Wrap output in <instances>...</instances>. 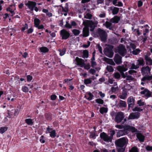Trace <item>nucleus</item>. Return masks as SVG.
<instances>
[{
	"instance_id": "393cba45",
	"label": "nucleus",
	"mask_w": 152,
	"mask_h": 152,
	"mask_svg": "<svg viewBox=\"0 0 152 152\" xmlns=\"http://www.w3.org/2000/svg\"><path fill=\"white\" fill-rule=\"evenodd\" d=\"M142 28H143V35L144 36L146 35L147 33H148L149 32V27L148 25H146L144 26L141 27Z\"/></svg>"
},
{
	"instance_id": "e2e57ef3",
	"label": "nucleus",
	"mask_w": 152,
	"mask_h": 152,
	"mask_svg": "<svg viewBox=\"0 0 152 152\" xmlns=\"http://www.w3.org/2000/svg\"><path fill=\"white\" fill-rule=\"evenodd\" d=\"M65 27L68 28H72V26L67 21H66V24Z\"/></svg>"
},
{
	"instance_id": "338daca9",
	"label": "nucleus",
	"mask_w": 152,
	"mask_h": 152,
	"mask_svg": "<svg viewBox=\"0 0 152 152\" xmlns=\"http://www.w3.org/2000/svg\"><path fill=\"white\" fill-rule=\"evenodd\" d=\"M91 66L92 67H94L96 65V63L94 61H91Z\"/></svg>"
},
{
	"instance_id": "4be33fe9",
	"label": "nucleus",
	"mask_w": 152,
	"mask_h": 152,
	"mask_svg": "<svg viewBox=\"0 0 152 152\" xmlns=\"http://www.w3.org/2000/svg\"><path fill=\"white\" fill-rule=\"evenodd\" d=\"M120 19V17L118 16H115L110 20V21L113 23H118Z\"/></svg>"
},
{
	"instance_id": "49530a36",
	"label": "nucleus",
	"mask_w": 152,
	"mask_h": 152,
	"mask_svg": "<svg viewBox=\"0 0 152 152\" xmlns=\"http://www.w3.org/2000/svg\"><path fill=\"white\" fill-rule=\"evenodd\" d=\"M113 76L116 79H119L121 77V75L118 72H116L113 74Z\"/></svg>"
},
{
	"instance_id": "052dcab7",
	"label": "nucleus",
	"mask_w": 152,
	"mask_h": 152,
	"mask_svg": "<svg viewBox=\"0 0 152 152\" xmlns=\"http://www.w3.org/2000/svg\"><path fill=\"white\" fill-rule=\"evenodd\" d=\"M106 16V13L104 12H102L101 13H100L99 15V16L101 18H104Z\"/></svg>"
},
{
	"instance_id": "8fccbe9b",
	"label": "nucleus",
	"mask_w": 152,
	"mask_h": 152,
	"mask_svg": "<svg viewBox=\"0 0 152 152\" xmlns=\"http://www.w3.org/2000/svg\"><path fill=\"white\" fill-rule=\"evenodd\" d=\"M96 102L98 104H103L104 103V101L101 99H97L96 100Z\"/></svg>"
},
{
	"instance_id": "13d9d810",
	"label": "nucleus",
	"mask_w": 152,
	"mask_h": 152,
	"mask_svg": "<svg viewBox=\"0 0 152 152\" xmlns=\"http://www.w3.org/2000/svg\"><path fill=\"white\" fill-rule=\"evenodd\" d=\"M134 79V78L132 76L127 75L126 78V80H133Z\"/></svg>"
},
{
	"instance_id": "de8ad7c7",
	"label": "nucleus",
	"mask_w": 152,
	"mask_h": 152,
	"mask_svg": "<svg viewBox=\"0 0 152 152\" xmlns=\"http://www.w3.org/2000/svg\"><path fill=\"white\" fill-rule=\"evenodd\" d=\"M72 32L74 35L75 36L78 35L80 33V31L79 30L75 29L73 30Z\"/></svg>"
},
{
	"instance_id": "f704fd0d",
	"label": "nucleus",
	"mask_w": 152,
	"mask_h": 152,
	"mask_svg": "<svg viewBox=\"0 0 152 152\" xmlns=\"http://www.w3.org/2000/svg\"><path fill=\"white\" fill-rule=\"evenodd\" d=\"M84 18L88 19H91L92 17V15L89 13L86 12L84 14Z\"/></svg>"
},
{
	"instance_id": "bf43d9fd",
	"label": "nucleus",
	"mask_w": 152,
	"mask_h": 152,
	"mask_svg": "<svg viewBox=\"0 0 152 152\" xmlns=\"http://www.w3.org/2000/svg\"><path fill=\"white\" fill-rule=\"evenodd\" d=\"M83 67H84L85 69L88 70L90 68V65L89 64H88L86 65L85 63V65H84V66Z\"/></svg>"
},
{
	"instance_id": "f257e3e1",
	"label": "nucleus",
	"mask_w": 152,
	"mask_h": 152,
	"mask_svg": "<svg viewBox=\"0 0 152 152\" xmlns=\"http://www.w3.org/2000/svg\"><path fill=\"white\" fill-rule=\"evenodd\" d=\"M113 46L111 45H108L104 49V53L106 56L110 58H112L114 54L113 50Z\"/></svg>"
},
{
	"instance_id": "c03bdc74",
	"label": "nucleus",
	"mask_w": 152,
	"mask_h": 152,
	"mask_svg": "<svg viewBox=\"0 0 152 152\" xmlns=\"http://www.w3.org/2000/svg\"><path fill=\"white\" fill-rule=\"evenodd\" d=\"M107 70L110 72H112L113 71L114 69L113 67L110 65L107 66L106 67Z\"/></svg>"
},
{
	"instance_id": "423d86ee",
	"label": "nucleus",
	"mask_w": 152,
	"mask_h": 152,
	"mask_svg": "<svg viewBox=\"0 0 152 152\" xmlns=\"http://www.w3.org/2000/svg\"><path fill=\"white\" fill-rule=\"evenodd\" d=\"M60 35L62 39L66 40L69 37L70 34L69 32L63 29L60 31Z\"/></svg>"
},
{
	"instance_id": "6e6d98bb",
	"label": "nucleus",
	"mask_w": 152,
	"mask_h": 152,
	"mask_svg": "<svg viewBox=\"0 0 152 152\" xmlns=\"http://www.w3.org/2000/svg\"><path fill=\"white\" fill-rule=\"evenodd\" d=\"M137 104L140 106H142L144 105V102H142L141 99L138 101Z\"/></svg>"
},
{
	"instance_id": "6e6552de",
	"label": "nucleus",
	"mask_w": 152,
	"mask_h": 152,
	"mask_svg": "<svg viewBox=\"0 0 152 152\" xmlns=\"http://www.w3.org/2000/svg\"><path fill=\"white\" fill-rule=\"evenodd\" d=\"M140 116V114L138 112H132L130 113L128 116V120L138 119Z\"/></svg>"
},
{
	"instance_id": "473e14b6",
	"label": "nucleus",
	"mask_w": 152,
	"mask_h": 152,
	"mask_svg": "<svg viewBox=\"0 0 152 152\" xmlns=\"http://www.w3.org/2000/svg\"><path fill=\"white\" fill-rule=\"evenodd\" d=\"M13 6L14 7L13 5H11L7 9V11H9L10 12L11 14L10 15L11 16H12L15 14L14 10L12 9Z\"/></svg>"
},
{
	"instance_id": "f3484780",
	"label": "nucleus",
	"mask_w": 152,
	"mask_h": 152,
	"mask_svg": "<svg viewBox=\"0 0 152 152\" xmlns=\"http://www.w3.org/2000/svg\"><path fill=\"white\" fill-rule=\"evenodd\" d=\"M127 103L129 106H134V105L135 100L132 96L129 97L127 99Z\"/></svg>"
},
{
	"instance_id": "a19ab883",
	"label": "nucleus",
	"mask_w": 152,
	"mask_h": 152,
	"mask_svg": "<svg viewBox=\"0 0 152 152\" xmlns=\"http://www.w3.org/2000/svg\"><path fill=\"white\" fill-rule=\"evenodd\" d=\"M91 78H88L84 80V83L85 84L87 85L89 84H90L91 83L92 81L91 80Z\"/></svg>"
},
{
	"instance_id": "9d476101",
	"label": "nucleus",
	"mask_w": 152,
	"mask_h": 152,
	"mask_svg": "<svg viewBox=\"0 0 152 152\" xmlns=\"http://www.w3.org/2000/svg\"><path fill=\"white\" fill-rule=\"evenodd\" d=\"M98 23V22L97 21L94 22L91 20L88 21L87 22V25L88 27L90 28L91 31H93L94 30L95 27L97 26Z\"/></svg>"
},
{
	"instance_id": "4c0bfd02",
	"label": "nucleus",
	"mask_w": 152,
	"mask_h": 152,
	"mask_svg": "<svg viewBox=\"0 0 152 152\" xmlns=\"http://www.w3.org/2000/svg\"><path fill=\"white\" fill-rule=\"evenodd\" d=\"M83 58H87L88 57V52L87 50H85L83 52Z\"/></svg>"
},
{
	"instance_id": "864d4df0",
	"label": "nucleus",
	"mask_w": 152,
	"mask_h": 152,
	"mask_svg": "<svg viewBox=\"0 0 152 152\" xmlns=\"http://www.w3.org/2000/svg\"><path fill=\"white\" fill-rule=\"evenodd\" d=\"M28 28V24L27 23H26L21 28V30L22 31H24L25 30L27 29Z\"/></svg>"
},
{
	"instance_id": "ddd939ff",
	"label": "nucleus",
	"mask_w": 152,
	"mask_h": 152,
	"mask_svg": "<svg viewBox=\"0 0 152 152\" xmlns=\"http://www.w3.org/2000/svg\"><path fill=\"white\" fill-rule=\"evenodd\" d=\"M75 61L76 62V64L77 65L81 67H83L85 65V63L84 60L79 58L78 57H76L75 58Z\"/></svg>"
},
{
	"instance_id": "603ef678",
	"label": "nucleus",
	"mask_w": 152,
	"mask_h": 152,
	"mask_svg": "<svg viewBox=\"0 0 152 152\" xmlns=\"http://www.w3.org/2000/svg\"><path fill=\"white\" fill-rule=\"evenodd\" d=\"M22 90L23 92H27L28 91V88L26 86H23Z\"/></svg>"
},
{
	"instance_id": "09e8293b",
	"label": "nucleus",
	"mask_w": 152,
	"mask_h": 152,
	"mask_svg": "<svg viewBox=\"0 0 152 152\" xmlns=\"http://www.w3.org/2000/svg\"><path fill=\"white\" fill-rule=\"evenodd\" d=\"M138 62L137 63V64L139 65H143L144 64V61L143 59H140L137 60Z\"/></svg>"
},
{
	"instance_id": "39448f33",
	"label": "nucleus",
	"mask_w": 152,
	"mask_h": 152,
	"mask_svg": "<svg viewBox=\"0 0 152 152\" xmlns=\"http://www.w3.org/2000/svg\"><path fill=\"white\" fill-rule=\"evenodd\" d=\"M59 6L61 8L59 10L58 13L62 15H64L65 16H66L69 11L68 6L67 4H66V6L64 7H63L61 5H60Z\"/></svg>"
},
{
	"instance_id": "7ed1b4c3",
	"label": "nucleus",
	"mask_w": 152,
	"mask_h": 152,
	"mask_svg": "<svg viewBox=\"0 0 152 152\" xmlns=\"http://www.w3.org/2000/svg\"><path fill=\"white\" fill-rule=\"evenodd\" d=\"M117 52L121 56H124L126 54L127 51L125 46L122 44L120 45L117 48Z\"/></svg>"
},
{
	"instance_id": "c9c22d12",
	"label": "nucleus",
	"mask_w": 152,
	"mask_h": 152,
	"mask_svg": "<svg viewBox=\"0 0 152 152\" xmlns=\"http://www.w3.org/2000/svg\"><path fill=\"white\" fill-rule=\"evenodd\" d=\"M141 50L139 49H135L133 50L132 51H130L131 53H132L134 55H137L140 52Z\"/></svg>"
},
{
	"instance_id": "b1692460",
	"label": "nucleus",
	"mask_w": 152,
	"mask_h": 152,
	"mask_svg": "<svg viewBox=\"0 0 152 152\" xmlns=\"http://www.w3.org/2000/svg\"><path fill=\"white\" fill-rule=\"evenodd\" d=\"M83 37H87L89 35V29L87 27H85L83 28Z\"/></svg>"
},
{
	"instance_id": "f8f14e48",
	"label": "nucleus",
	"mask_w": 152,
	"mask_h": 152,
	"mask_svg": "<svg viewBox=\"0 0 152 152\" xmlns=\"http://www.w3.org/2000/svg\"><path fill=\"white\" fill-rule=\"evenodd\" d=\"M151 69L148 66L143 67L142 69V74L143 75L147 76L150 73Z\"/></svg>"
},
{
	"instance_id": "ea45409f",
	"label": "nucleus",
	"mask_w": 152,
	"mask_h": 152,
	"mask_svg": "<svg viewBox=\"0 0 152 152\" xmlns=\"http://www.w3.org/2000/svg\"><path fill=\"white\" fill-rule=\"evenodd\" d=\"M25 121V122L29 125H32L34 123L32 119L30 118L26 119Z\"/></svg>"
},
{
	"instance_id": "5fc2aeb1",
	"label": "nucleus",
	"mask_w": 152,
	"mask_h": 152,
	"mask_svg": "<svg viewBox=\"0 0 152 152\" xmlns=\"http://www.w3.org/2000/svg\"><path fill=\"white\" fill-rule=\"evenodd\" d=\"M58 51L60 52L59 54L60 56H61L64 55L65 53L66 50L64 49H63L62 50H59Z\"/></svg>"
},
{
	"instance_id": "3c124183",
	"label": "nucleus",
	"mask_w": 152,
	"mask_h": 152,
	"mask_svg": "<svg viewBox=\"0 0 152 152\" xmlns=\"http://www.w3.org/2000/svg\"><path fill=\"white\" fill-rule=\"evenodd\" d=\"M50 136L52 137H54L56 136V131L55 130H52L51 133H50Z\"/></svg>"
},
{
	"instance_id": "cd10ccee",
	"label": "nucleus",
	"mask_w": 152,
	"mask_h": 152,
	"mask_svg": "<svg viewBox=\"0 0 152 152\" xmlns=\"http://www.w3.org/2000/svg\"><path fill=\"white\" fill-rule=\"evenodd\" d=\"M132 88V86L129 84H126L122 87V90L128 93V91Z\"/></svg>"
},
{
	"instance_id": "c85d7f7f",
	"label": "nucleus",
	"mask_w": 152,
	"mask_h": 152,
	"mask_svg": "<svg viewBox=\"0 0 152 152\" xmlns=\"http://www.w3.org/2000/svg\"><path fill=\"white\" fill-rule=\"evenodd\" d=\"M136 137L140 142H144L145 137L141 133H137L136 135Z\"/></svg>"
},
{
	"instance_id": "2eb2a0df",
	"label": "nucleus",
	"mask_w": 152,
	"mask_h": 152,
	"mask_svg": "<svg viewBox=\"0 0 152 152\" xmlns=\"http://www.w3.org/2000/svg\"><path fill=\"white\" fill-rule=\"evenodd\" d=\"M114 60L117 64H119L122 62V57L118 54H115L114 58Z\"/></svg>"
},
{
	"instance_id": "0e129e2a",
	"label": "nucleus",
	"mask_w": 152,
	"mask_h": 152,
	"mask_svg": "<svg viewBox=\"0 0 152 152\" xmlns=\"http://www.w3.org/2000/svg\"><path fill=\"white\" fill-rule=\"evenodd\" d=\"M131 48L132 50H134L136 48V46L133 43H131L130 44Z\"/></svg>"
},
{
	"instance_id": "e433bc0d",
	"label": "nucleus",
	"mask_w": 152,
	"mask_h": 152,
	"mask_svg": "<svg viewBox=\"0 0 152 152\" xmlns=\"http://www.w3.org/2000/svg\"><path fill=\"white\" fill-rule=\"evenodd\" d=\"M107 112V109L104 107H101L99 110V112L102 114L104 113H106Z\"/></svg>"
},
{
	"instance_id": "bb28decb",
	"label": "nucleus",
	"mask_w": 152,
	"mask_h": 152,
	"mask_svg": "<svg viewBox=\"0 0 152 152\" xmlns=\"http://www.w3.org/2000/svg\"><path fill=\"white\" fill-rule=\"evenodd\" d=\"M124 129H126L127 130H130L132 132H137V130L135 127H132L129 125L124 126Z\"/></svg>"
},
{
	"instance_id": "c756f323",
	"label": "nucleus",
	"mask_w": 152,
	"mask_h": 152,
	"mask_svg": "<svg viewBox=\"0 0 152 152\" xmlns=\"http://www.w3.org/2000/svg\"><path fill=\"white\" fill-rule=\"evenodd\" d=\"M94 96L90 92H87L86 95L84 97L88 100H91L93 97Z\"/></svg>"
},
{
	"instance_id": "72a5a7b5",
	"label": "nucleus",
	"mask_w": 152,
	"mask_h": 152,
	"mask_svg": "<svg viewBox=\"0 0 152 152\" xmlns=\"http://www.w3.org/2000/svg\"><path fill=\"white\" fill-rule=\"evenodd\" d=\"M152 79V75L151 76H145L141 79V81H145L147 80H151Z\"/></svg>"
},
{
	"instance_id": "a878e982",
	"label": "nucleus",
	"mask_w": 152,
	"mask_h": 152,
	"mask_svg": "<svg viewBox=\"0 0 152 152\" xmlns=\"http://www.w3.org/2000/svg\"><path fill=\"white\" fill-rule=\"evenodd\" d=\"M127 96V92L122 90V93L118 97L123 99H125L126 98Z\"/></svg>"
},
{
	"instance_id": "5701e85b",
	"label": "nucleus",
	"mask_w": 152,
	"mask_h": 152,
	"mask_svg": "<svg viewBox=\"0 0 152 152\" xmlns=\"http://www.w3.org/2000/svg\"><path fill=\"white\" fill-rule=\"evenodd\" d=\"M103 60L105 61L107 64L112 65L115 66V63L112 59H109L107 58L104 57L103 58Z\"/></svg>"
},
{
	"instance_id": "7c9ffc66",
	"label": "nucleus",
	"mask_w": 152,
	"mask_h": 152,
	"mask_svg": "<svg viewBox=\"0 0 152 152\" xmlns=\"http://www.w3.org/2000/svg\"><path fill=\"white\" fill-rule=\"evenodd\" d=\"M104 26H105L106 27L109 28V29H112V22L110 21H107L105 23L103 24Z\"/></svg>"
},
{
	"instance_id": "680f3d73",
	"label": "nucleus",
	"mask_w": 152,
	"mask_h": 152,
	"mask_svg": "<svg viewBox=\"0 0 152 152\" xmlns=\"http://www.w3.org/2000/svg\"><path fill=\"white\" fill-rule=\"evenodd\" d=\"M130 152H138L137 149L136 147H133L130 150Z\"/></svg>"
},
{
	"instance_id": "a18cd8bd",
	"label": "nucleus",
	"mask_w": 152,
	"mask_h": 152,
	"mask_svg": "<svg viewBox=\"0 0 152 152\" xmlns=\"http://www.w3.org/2000/svg\"><path fill=\"white\" fill-rule=\"evenodd\" d=\"M7 129V128L6 127H1L0 129V133L3 134Z\"/></svg>"
},
{
	"instance_id": "dca6fc26",
	"label": "nucleus",
	"mask_w": 152,
	"mask_h": 152,
	"mask_svg": "<svg viewBox=\"0 0 152 152\" xmlns=\"http://www.w3.org/2000/svg\"><path fill=\"white\" fill-rule=\"evenodd\" d=\"M127 129H124H124L120 130L117 132V137H120L121 136L125 135L127 134Z\"/></svg>"
},
{
	"instance_id": "9b49d317",
	"label": "nucleus",
	"mask_w": 152,
	"mask_h": 152,
	"mask_svg": "<svg viewBox=\"0 0 152 152\" xmlns=\"http://www.w3.org/2000/svg\"><path fill=\"white\" fill-rule=\"evenodd\" d=\"M36 2L31 1H28L25 4L27 6L29 9L32 11L34 10V8L36 6Z\"/></svg>"
},
{
	"instance_id": "69168bd1",
	"label": "nucleus",
	"mask_w": 152,
	"mask_h": 152,
	"mask_svg": "<svg viewBox=\"0 0 152 152\" xmlns=\"http://www.w3.org/2000/svg\"><path fill=\"white\" fill-rule=\"evenodd\" d=\"M96 136L95 133L94 132H91L90 133V137L94 139Z\"/></svg>"
},
{
	"instance_id": "774afa93",
	"label": "nucleus",
	"mask_w": 152,
	"mask_h": 152,
	"mask_svg": "<svg viewBox=\"0 0 152 152\" xmlns=\"http://www.w3.org/2000/svg\"><path fill=\"white\" fill-rule=\"evenodd\" d=\"M146 149L148 151H152V146L148 145L146 147Z\"/></svg>"
},
{
	"instance_id": "412c9836",
	"label": "nucleus",
	"mask_w": 152,
	"mask_h": 152,
	"mask_svg": "<svg viewBox=\"0 0 152 152\" xmlns=\"http://www.w3.org/2000/svg\"><path fill=\"white\" fill-rule=\"evenodd\" d=\"M117 83L114 82L113 86L110 89V91L113 93H115L116 92L118 91L119 90V88L117 86Z\"/></svg>"
},
{
	"instance_id": "0eeeda50",
	"label": "nucleus",
	"mask_w": 152,
	"mask_h": 152,
	"mask_svg": "<svg viewBox=\"0 0 152 152\" xmlns=\"http://www.w3.org/2000/svg\"><path fill=\"white\" fill-rule=\"evenodd\" d=\"M100 136L101 139L105 142H112L111 137H110L104 132L100 133Z\"/></svg>"
},
{
	"instance_id": "58836bf2",
	"label": "nucleus",
	"mask_w": 152,
	"mask_h": 152,
	"mask_svg": "<svg viewBox=\"0 0 152 152\" xmlns=\"http://www.w3.org/2000/svg\"><path fill=\"white\" fill-rule=\"evenodd\" d=\"M34 24L35 27L39 25L40 23V20L37 18H35L34 20Z\"/></svg>"
},
{
	"instance_id": "4d7b16f0",
	"label": "nucleus",
	"mask_w": 152,
	"mask_h": 152,
	"mask_svg": "<svg viewBox=\"0 0 152 152\" xmlns=\"http://www.w3.org/2000/svg\"><path fill=\"white\" fill-rule=\"evenodd\" d=\"M139 67L138 64H137L136 65H135L134 64H132V65L131 68L132 69H136Z\"/></svg>"
},
{
	"instance_id": "20e7f679",
	"label": "nucleus",
	"mask_w": 152,
	"mask_h": 152,
	"mask_svg": "<svg viewBox=\"0 0 152 152\" xmlns=\"http://www.w3.org/2000/svg\"><path fill=\"white\" fill-rule=\"evenodd\" d=\"M97 32L101 40L103 42L105 41L107 37V34L105 31L100 28H99L98 29Z\"/></svg>"
},
{
	"instance_id": "4468645a",
	"label": "nucleus",
	"mask_w": 152,
	"mask_h": 152,
	"mask_svg": "<svg viewBox=\"0 0 152 152\" xmlns=\"http://www.w3.org/2000/svg\"><path fill=\"white\" fill-rule=\"evenodd\" d=\"M117 69L121 73L127 71L128 69V67L126 64H124L121 66H118L117 67Z\"/></svg>"
},
{
	"instance_id": "a211bd4d",
	"label": "nucleus",
	"mask_w": 152,
	"mask_h": 152,
	"mask_svg": "<svg viewBox=\"0 0 152 152\" xmlns=\"http://www.w3.org/2000/svg\"><path fill=\"white\" fill-rule=\"evenodd\" d=\"M140 94H144L145 96L148 97H150L152 93L147 89H145L143 91L140 92Z\"/></svg>"
},
{
	"instance_id": "2f4dec72",
	"label": "nucleus",
	"mask_w": 152,
	"mask_h": 152,
	"mask_svg": "<svg viewBox=\"0 0 152 152\" xmlns=\"http://www.w3.org/2000/svg\"><path fill=\"white\" fill-rule=\"evenodd\" d=\"M118 105L120 107H126L127 106V104L125 101L120 100L118 103Z\"/></svg>"
},
{
	"instance_id": "6ab92c4d",
	"label": "nucleus",
	"mask_w": 152,
	"mask_h": 152,
	"mask_svg": "<svg viewBox=\"0 0 152 152\" xmlns=\"http://www.w3.org/2000/svg\"><path fill=\"white\" fill-rule=\"evenodd\" d=\"M110 9L112 11V14L113 15L117 14L119 10V8L113 6L110 7Z\"/></svg>"
},
{
	"instance_id": "1a4fd4ad",
	"label": "nucleus",
	"mask_w": 152,
	"mask_h": 152,
	"mask_svg": "<svg viewBox=\"0 0 152 152\" xmlns=\"http://www.w3.org/2000/svg\"><path fill=\"white\" fill-rule=\"evenodd\" d=\"M124 118V114L121 112H119L117 113L115 118V122L118 123H120Z\"/></svg>"
},
{
	"instance_id": "f03ea898",
	"label": "nucleus",
	"mask_w": 152,
	"mask_h": 152,
	"mask_svg": "<svg viewBox=\"0 0 152 152\" xmlns=\"http://www.w3.org/2000/svg\"><path fill=\"white\" fill-rule=\"evenodd\" d=\"M128 140L126 138L123 137L115 141V144L118 146L120 147H123L127 144Z\"/></svg>"
},
{
	"instance_id": "aec40b11",
	"label": "nucleus",
	"mask_w": 152,
	"mask_h": 152,
	"mask_svg": "<svg viewBox=\"0 0 152 152\" xmlns=\"http://www.w3.org/2000/svg\"><path fill=\"white\" fill-rule=\"evenodd\" d=\"M145 59L146 64L151 66L152 65V59L148 56L146 55L145 56Z\"/></svg>"
},
{
	"instance_id": "79ce46f5",
	"label": "nucleus",
	"mask_w": 152,
	"mask_h": 152,
	"mask_svg": "<svg viewBox=\"0 0 152 152\" xmlns=\"http://www.w3.org/2000/svg\"><path fill=\"white\" fill-rule=\"evenodd\" d=\"M40 51L43 53H46L48 51V49L46 47H42L40 48Z\"/></svg>"
},
{
	"instance_id": "37998d69",
	"label": "nucleus",
	"mask_w": 152,
	"mask_h": 152,
	"mask_svg": "<svg viewBox=\"0 0 152 152\" xmlns=\"http://www.w3.org/2000/svg\"><path fill=\"white\" fill-rule=\"evenodd\" d=\"M132 110L134 112H140L142 111V109H141L140 107H136L132 109Z\"/></svg>"
}]
</instances>
